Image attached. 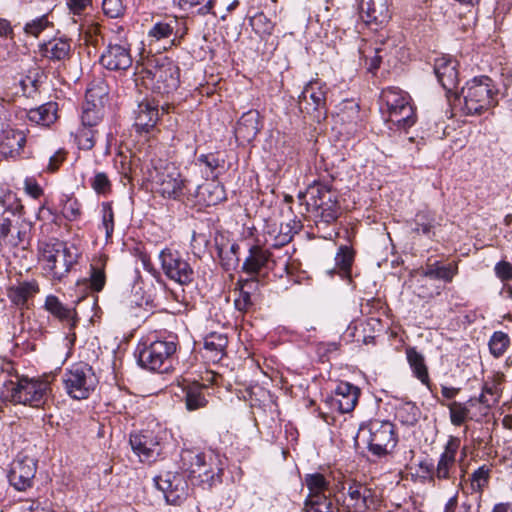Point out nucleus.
<instances>
[{
    "instance_id": "1",
    "label": "nucleus",
    "mask_w": 512,
    "mask_h": 512,
    "mask_svg": "<svg viewBox=\"0 0 512 512\" xmlns=\"http://www.w3.org/2000/svg\"><path fill=\"white\" fill-rule=\"evenodd\" d=\"M298 198L305 200L308 211L313 212L315 227L320 236L332 239L336 232L331 226L341 214L338 193L327 184L314 183L308 186L305 193H299Z\"/></svg>"
},
{
    "instance_id": "2",
    "label": "nucleus",
    "mask_w": 512,
    "mask_h": 512,
    "mask_svg": "<svg viewBox=\"0 0 512 512\" xmlns=\"http://www.w3.org/2000/svg\"><path fill=\"white\" fill-rule=\"evenodd\" d=\"M143 81L154 92L169 94L175 91L180 83L178 66L168 57L151 55L141 64L138 71Z\"/></svg>"
},
{
    "instance_id": "3",
    "label": "nucleus",
    "mask_w": 512,
    "mask_h": 512,
    "mask_svg": "<svg viewBox=\"0 0 512 512\" xmlns=\"http://www.w3.org/2000/svg\"><path fill=\"white\" fill-rule=\"evenodd\" d=\"M181 459L191 479L199 484L212 488L222 482L226 459L220 454L214 451L196 453L187 450L182 453Z\"/></svg>"
},
{
    "instance_id": "4",
    "label": "nucleus",
    "mask_w": 512,
    "mask_h": 512,
    "mask_svg": "<svg viewBox=\"0 0 512 512\" xmlns=\"http://www.w3.org/2000/svg\"><path fill=\"white\" fill-rule=\"evenodd\" d=\"M497 93L493 80L488 76L473 78L461 90L463 112L467 115H478L489 110L498 102Z\"/></svg>"
},
{
    "instance_id": "5",
    "label": "nucleus",
    "mask_w": 512,
    "mask_h": 512,
    "mask_svg": "<svg viewBox=\"0 0 512 512\" xmlns=\"http://www.w3.org/2000/svg\"><path fill=\"white\" fill-rule=\"evenodd\" d=\"M177 349V336L168 335L149 344L138 347L139 364L150 371L167 372L172 367L173 356Z\"/></svg>"
},
{
    "instance_id": "6",
    "label": "nucleus",
    "mask_w": 512,
    "mask_h": 512,
    "mask_svg": "<svg viewBox=\"0 0 512 512\" xmlns=\"http://www.w3.org/2000/svg\"><path fill=\"white\" fill-rule=\"evenodd\" d=\"M4 212L0 218V244L17 248L28 243L27 224L21 222L23 206L13 198L6 206V200L0 198Z\"/></svg>"
},
{
    "instance_id": "7",
    "label": "nucleus",
    "mask_w": 512,
    "mask_h": 512,
    "mask_svg": "<svg viewBox=\"0 0 512 512\" xmlns=\"http://www.w3.org/2000/svg\"><path fill=\"white\" fill-rule=\"evenodd\" d=\"M49 383L27 377L18 378L16 382L5 383L4 399L14 403L40 407L48 397Z\"/></svg>"
},
{
    "instance_id": "8",
    "label": "nucleus",
    "mask_w": 512,
    "mask_h": 512,
    "mask_svg": "<svg viewBox=\"0 0 512 512\" xmlns=\"http://www.w3.org/2000/svg\"><path fill=\"white\" fill-rule=\"evenodd\" d=\"M358 437L363 439L368 450L376 456L388 454L398 443L395 426L387 420L374 419L362 425Z\"/></svg>"
},
{
    "instance_id": "9",
    "label": "nucleus",
    "mask_w": 512,
    "mask_h": 512,
    "mask_svg": "<svg viewBox=\"0 0 512 512\" xmlns=\"http://www.w3.org/2000/svg\"><path fill=\"white\" fill-rule=\"evenodd\" d=\"M40 251L44 269L56 280L65 277L78 259L73 247L58 240L44 243Z\"/></svg>"
},
{
    "instance_id": "10",
    "label": "nucleus",
    "mask_w": 512,
    "mask_h": 512,
    "mask_svg": "<svg viewBox=\"0 0 512 512\" xmlns=\"http://www.w3.org/2000/svg\"><path fill=\"white\" fill-rule=\"evenodd\" d=\"M381 99L387 106L389 122L402 129L415 124V110L408 93L396 87H389L382 91Z\"/></svg>"
},
{
    "instance_id": "11",
    "label": "nucleus",
    "mask_w": 512,
    "mask_h": 512,
    "mask_svg": "<svg viewBox=\"0 0 512 512\" xmlns=\"http://www.w3.org/2000/svg\"><path fill=\"white\" fill-rule=\"evenodd\" d=\"M65 390L74 399H86L95 389L98 380L91 366L84 362L73 364L63 376Z\"/></svg>"
},
{
    "instance_id": "12",
    "label": "nucleus",
    "mask_w": 512,
    "mask_h": 512,
    "mask_svg": "<svg viewBox=\"0 0 512 512\" xmlns=\"http://www.w3.org/2000/svg\"><path fill=\"white\" fill-rule=\"evenodd\" d=\"M380 505L381 496L377 489L359 482L349 484L343 501V506L349 512H372Z\"/></svg>"
},
{
    "instance_id": "13",
    "label": "nucleus",
    "mask_w": 512,
    "mask_h": 512,
    "mask_svg": "<svg viewBox=\"0 0 512 512\" xmlns=\"http://www.w3.org/2000/svg\"><path fill=\"white\" fill-rule=\"evenodd\" d=\"M164 274L180 285H188L194 280V270L183 255L170 248L163 249L159 254Z\"/></svg>"
},
{
    "instance_id": "14",
    "label": "nucleus",
    "mask_w": 512,
    "mask_h": 512,
    "mask_svg": "<svg viewBox=\"0 0 512 512\" xmlns=\"http://www.w3.org/2000/svg\"><path fill=\"white\" fill-rule=\"evenodd\" d=\"M326 84L318 80L308 82L298 98V105L302 112L313 115L320 121L326 115Z\"/></svg>"
},
{
    "instance_id": "15",
    "label": "nucleus",
    "mask_w": 512,
    "mask_h": 512,
    "mask_svg": "<svg viewBox=\"0 0 512 512\" xmlns=\"http://www.w3.org/2000/svg\"><path fill=\"white\" fill-rule=\"evenodd\" d=\"M155 485L170 505H181L189 494L185 477L177 472H164L154 478Z\"/></svg>"
},
{
    "instance_id": "16",
    "label": "nucleus",
    "mask_w": 512,
    "mask_h": 512,
    "mask_svg": "<svg viewBox=\"0 0 512 512\" xmlns=\"http://www.w3.org/2000/svg\"><path fill=\"white\" fill-rule=\"evenodd\" d=\"M156 183L158 192L169 199H180L184 192L190 193L188 183L182 178L180 171L173 164H167L163 170L157 172Z\"/></svg>"
},
{
    "instance_id": "17",
    "label": "nucleus",
    "mask_w": 512,
    "mask_h": 512,
    "mask_svg": "<svg viewBox=\"0 0 512 512\" xmlns=\"http://www.w3.org/2000/svg\"><path fill=\"white\" fill-rule=\"evenodd\" d=\"M130 445L141 462L155 461L162 451L161 438L152 430L131 434Z\"/></svg>"
},
{
    "instance_id": "18",
    "label": "nucleus",
    "mask_w": 512,
    "mask_h": 512,
    "mask_svg": "<svg viewBox=\"0 0 512 512\" xmlns=\"http://www.w3.org/2000/svg\"><path fill=\"white\" fill-rule=\"evenodd\" d=\"M37 462L34 458L19 454L11 464L9 482L19 491L31 487L36 474Z\"/></svg>"
},
{
    "instance_id": "19",
    "label": "nucleus",
    "mask_w": 512,
    "mask_h": 512,
    "mask_svg": "<svg viewBox=\"0 0 512 512\" xmlns=\"http://www.w3.org/2000/svg\"><path fill=\"white\" fill-rule=\"evenodd\" d=\"M100 64L110 71H126L132 63L133 58L128 44L110 43L102 52Z\"/></svg>"
},
{
    "instance_id": "20",
    "label": "nucleus",
    "mask_w": 512,
    "mask_h": 512,
    "mask_svg": "<svg viewBox=\"0 0 512 512\" xmlns=\"http://www.w3.org/2000/svg\"><path fill=\"white\" fill-rule=\"evenodd\" d=\"M360 396V389L349 383L340 382L330 399V405L340 413H349L354 410Z\"/></svg>"
},
{
    "instance_id": "21",
    "label": "nucleus",
    "mask_w": 512,
    "mask_h": 512,
    "mask_svg": "<svg viewBox=\"0 0 512 512\" xmlns=\"http://www.w3.org/2000/svg\"><path fill=\"white\" fill-rule=\"evenodd\" d=\"M360 17L366 24L382 25L390 19L388 0H360Z\"/></svg>"
},
{
    "instance_id": "22",
    "label": "nucleus",
    "mask_w": 512,
    "mask_h": 512,
    "mask_svg": "<svg viewBox=\"0 0 512 512\" xmlns=\"http://www.w3.org/2000/svg\"><path fill=\"white\" fill-rule=\"evenodd\" d=\"M271 257L272 254L269 250L260 245H253L249 248L248 255L242 265V270L249 275L256 276L263 270L272 269L271 264H273V260Z\"/></svg>"
},
{
    "instance_id": "23",
    "label": "nucleus",
    "mask_w": 512,
    "mask_h": 512,
    "mask_svg": "<svg viewBox=\"0 0 512 512\" xmlns=\"http://www.w3.org/2000/svg\"><path fill=\"white\" fill-rule=\"evenodd\" d=\"M460 446V440L457 437H450L445 445L444 452L440 455L436 469L432 476L438 480H448L451 478V470L455 467L456 454Z\"/></svg>"
},
{
    "instance_id": "24",
    "label": "nucleus",
    "mask_w": 512,
    "mask_h": 512,
    "mask_svg": "<svg viewBox=\"0 0 512 512\" xmlns=\"http://www.w3.org/2000/svg\"><path fill=\"white\" fill-rule=\"evenodd\" d=\"M457 61L448 57L435 60L434 72L443 89L452 92L458 85Z\"/></svg>"
},
{
    "instance_id": "25",
    "label": "nucleus",
    "mask_w": 512,
    "mask_h": 512,
    "mask_svg": "<svg viewBox=\"0 0 512 512\" xmlns=\"http://www.w3.org/2000/svg\"><path fill=\"white\" fill-rule=\"evenodd\" d=\"M215 248L220 261V265L225 271L234 270L239 264V245L226 239L223 235H217L214 238Z\"/></svg>"
},
{
    "instance_id": "26",
    "label": "nucleus",
    "mask_w": 512,
    "mask_h": 512,
    "mask_svg": "<svg viewBox=\"0 0 512 512\" xmlns=\"http://www.w3.org/2000/svg\"><path fill=\"white\" fill-rule=\"evenodd\" d=\"M26 135L22 130L6 128L2 130L0 150L5 157L16 158L23 152Z\"/></svg>"
},
{
    "instance_id": "27",
    "label": "nucleus",
    "mask_w": 512,
    "mask_h": 512,
    "mask_svg": "<svg viewBox=\"0 0 512 512\" xmlns=\"http://www.w3.org/2000/svg\"><path fill=\"white\" fill-rule=\"evenodd\" d=\"M159 119L157 105L150 101H143L138 104L135 110V127L138 131L148 132L152 129Z\"/></svg>"
},
{
    "instance_id": "28",
    "label": "nucleus",
    "mask_w": 512,
    "mask_h": 512,
    "mask_svg": "<svg viewBox=\"0 0 512 512\" xmlns=\"http://www.w3.org/2000/svg\"><path fill=\"white\" fill-rule=\"evenodd\" d=\"M195 198L206 206H215L226 198L225 189L216 182L198 185L195 190Z\"/></svg>"
},
{
    "instance_id": "29",
    "label": "nucleus",
    "mask_w": 512,
    "mask_h": 512,
    "mask_svg": "<svg viewBox=\"0 0 512 512\" xmlns=\"http://www.w3.org/2000/svg\"><path fill=\"white\" fill-rule=\"evenodd\" d=\"M183 399L187 410L194 411L207 405L206 386L198 382L188 383L182 387Z\"/></svg>"
},
{
    "instance_id": "30",
    "label": "nucleus",
    "mask_w": 512,
    "mask_h": 512,
    "mask_svg": "<svg viewBox=\"0 0 512 512\" xmlns=\"http://www.w3.org/2000/svg\"><path fill=\"white\" fill-rule=\"evenodd\" d=\"M45 309L61 322L67 323L70 329L76 325V312L74 309L65 306L58 297L48 295L44 304Z\"/></svg>"
},
{
    "instance_id": "31",
    "label": "nucleus",
    "mask_w": 512,
    "mask_h": 512,
    "mask_svg": "<svg viewBox=\"0 0 512 512\" xmlns=\"http://www.w3.org/2000/svg\"><path fill=\"white\" fill-rule=\"evenodd\" d=\"M260 130L259 113L249 111L244 113L237 122L236 135L244 141H252Z\"/></svg>"
},
{
    "instance_id": "32",
    "label": "nucleus",
    "mask_w": 512,
    "mask_h": 512,
    "mask_svg": "<svg viewBox=\"0 0 512 512\" xmlns=\"http://www.w3.org/2000/svg\"><path fill=\"white\" fill-rule=\"evenodd\" d=\"M38 284L36 281L20 282L16 286L8 289L7 296L13 304L23 308L26 306L28 300L38 292Z\"/></svg>"
},
{
    "instance_id": "33",
    "label": "nucleus",
    "mask_w": 512,
    "mask_h": 512,
    "mask_svg": "<svg viewBox=\"0 0 512 512\" xmlns=\"http://www.w3.org/2000/svg\"><path fill=\"white\" fill-rule=\"evenodd\" d=\"M42 55L52 61H64L69 58L71 45L68 39L56 38L41 45Z\"/></svg>"
},
{
    "instance_id": "34",
    "label": "nucleus",
    "mask_w": 512,
    "mask_h": 512,
    "mask_svg": "<svg viewBox=\"0 0 512 512\" xmlns=\"http://www.w3.org/2000/svg\"><path fill=\"white\" fill-rule=\"evenodd\" d=\"M27 118L30 122L48 127L57 119V103L48 102L37 108L30 109L27 112Z\"/></svg>"
},
{
    "instance_id": "35",
    "label": "nucleus",
    "mask_w": 512,
    "mask_h": 512,
    "mask_svg": "<svg viewBox=\"0 0 512 512\" xmlns=\"http://www.w3.org/2000/svg\"><path fill=\"white\" fill-rule=\"evenodd\" d=\"M406 357L413 375L420 380L422 384L429 385L430 378L424 356L419 353L416 348L408 347L406 349Z\"/></svg>"
},
{
    "instance_id": "36",
    "label": "nucleus",
    "mask_w": 512,
    "mask_h": 512,
    "mask_svg": "<svg viewBox=\"0 0 512 512\" xmlns=\"http://www.w3.org/2000/svg\"><path fill=\"white\" fill-rule=\"evenodd\" d=\"M237 285L240 286L239 295L234 300V305L238 311L246 312L253 306L251 291L258 286V280L256 278L240 280Z\"/></svg>"
},
{
    "instance_id": "37",
    "label": "nucleus",
    "mask_w": 512,
    "mask_h": 512,
    "mask_svg": "<svg viewBox=\"0 0 512 512\" xmlns=\"http://www.w3.org/2000/svg\"><path fill=\"white\" fill-rule=\"evenodd\" d=\"M305 484L309 490L307 498H316V496H330V482L321 473H312L305 476Z\"/></svg>"
},
{
    "instance_id": "38",
    "label": "nucleus",
    "mask_w": 512,
    "mask_h": 512,
    "mask_svg": "<svg viewBox=\"0 0 512 512\" xmlns=\"http://www.w3.org/2000/svg\"><path fill=\"white\" fill-rule=\"evenodd\" d=\"M457 269V265L454 263L441 265L439 262H434L426 266L424 275L430 279L451 282L453 277L457 274Z\"/></svg>"
},
{
    "instance_id": "39",
    "label": "nucleus",
    "mask_w": 512,
    "mask_h": 512,
    "mask_svg": "<svg viewBox=\"0 0 512 512\" xmlns=\"http://www.w3.org/2000/svg\"><path fill=\"white\" fill-rule=\"evenodd\" d=\"M109 88L106 82L101 79H94L90 82L86 90V103L95 104L103 107L104 99L108 96Z\"/></svg>"
},
{
    "instance_id": "40",
    "label": "nucleus",
    "mask_w": 512,
    "mask_h": 512,
    "mask_svg": "<svg viewBox=\"0 0 512 512\" xmlns=\"http://www.w3.org/2000/svg\"><path fill=\"white\" fill-rule=\"evenodd\" d=\"M413 224V232L430 236L432 229L436 225L435 215L429 210L419 211L413 219Z\"/></svg>"
},
{
    "instance_id": "41",
    "label": "nucleus",
    "mask_w": 512,
    "mask_h": 512,
    "mask_svg": "<svg viewBox=\"0 0 512 512\" xmlns=\"http://www.w3.org/2000/svg\"><path fill=\"white\" fill-rule=\"evenodd\" d=\"M178 26L177 19H171L167 22H157L149 30L148 36L155 41L171 38L176 32Z\"/></svg>"
},
{
    "instance_id": "42",
    "label": "nucleus",
    "mask_w": 512,
    "mask_h": 512,
    "mask_svg": "<svg viewBox=\"0 0 512 512\" xmlns=\"http://www.w3.org/2000/svg\"><path fill=\"white\" fill-rule=\"evenodd\" d=\"M500 398V392L498 385L493 383L492 385L485 384L482 393L478 398H470L468 404L474 406L477 402L484 405L486 409L496 404Z\"/></svg>"
},
{
    "instance_id": "43",
    "label": "nucleus",
    "mask_w": 512,
    "mask_h": 512,
    "mask_svg": "<svg viewBox=\"0 0 512 512\" xmlns=\"http://www.w3.org/2000/svg\"><path fill=\"white\" fill-rule=\"evenodd\" d=\"M250 25L261 38L271 36L275 27L274 22L263 12H259L251 17Z\"/></svg>"
},
{
    "instance_id": "44",
    "label": "nucleus",
    "mask_w": 512,
    "mask_h": 512,
    "mask_svg": "<svg viewBox=\"0 0 512 512\" xmlns=\"http://www.w3.org/2000/svg\"><path fill=\"white\" fill-rule=\"evenodd\" d=\"M227 344V336L223 333L211 332L204 338L205 349L214 352L215 356H222Z\"/></svg>"
},
{
    "instance_id": "45",
    "label": "nucleus",
    "mask_w": 512,
    "mask_h": 512,
    "mask_svg": "<svg viewBox=\"0 0 512 512\" xmlns=\"http://www.w3.org/2000/svg\"><path fill=\"white\" fill-rule=\"evenodd\" d=\"M178 7L184 11H195L200 15L211 13L213 0H173Z\"/></svg>"
},
{
    "instance_id": "46",
    "label": "nucleus",
    "mask_w": 512,
    "mask_h": 512,
    "mask_svg": "<svg viewBox=\"0 0 512 512\" xmlns=\"http://www.w3.org/2000/svg\"><path fill=\"white\" fill-rule=\"evenodd\" d=\"M490 468L486 465L480 466L470 476L471 492H483L490 479Z\"/></svg>"
},
{
    "instance_id": "47",
    "label": "nucleus",
    "mask_w": 512,
    "mask_h": 512,
    "mask_svg": "<svg viewBox=\"0 0 512 512\" xmlns=\"http://www.w3.org/2000/svg\"><path fill=\"white\" fill-rule=\"evenodd\" d=\"M102 118V106L86 103L83 106L81 122L83 127L93 128Z\"/></svg>"
},
{
    "instance_id": "48",
    "label": "nucleus",
    "mask_w": 512,
    "mask_h": 512,
    "mask_svg": "<svg viewBox=\"0 0 512 512\" xmlns=\"http://www.w3.org/2000/svg\"><path fill=\"white\" fill-rule=\"evenodd\" d=\"M510 344L508 335L502 331H496L493 333L489 340V349L493 356H502Z\"/></svg>"
},
{
    "instance_id": "49",
    "label": "nucleus",
    "mask_w": 512,
    "mask_h": 512,
    "mask_svg": "<svg viewBox=\"0 0 512 512\" xmlns=\"http://www.w3.org/2000/svg\"><path fill=\"white\" fill-rule=\"evenodd\" d=\"M420 417V410L412 403H405L397 411V418L406 426H414Z\"/></svg>"
},
{
    "instance_id": "50",
    "label": "nucleus",
    "mask_w": 512,
    "mask_h": 512,
    "mask_svg": "<svg viewBox=\"0 0 512 512\" xmlns=\"http://www.w3.org/2000/svg\"><path fill=\"white\" fill-rule=\"evenodd\" d=\"M469 406L468 402L464 404L454 401L448 404L450 420L453 425L460 426L466 421L469 414Z\"/></svg>"
},
{
    "instance_id": "51",
    "label": "nucleus",
    "mask_w": 512,
    "mask_h": 512,
    "mask_svg": "<svg viewBox=\"0 0 512 512\" xmlns=\"http://www.w3.org/2000/svg\"><path fill=\"white\" fill-rule=\"evenodd\" d=\"M305 512H332V502L328 496L307 498L305 501Z\"/></svg>"
},
{
    "instance_id": "52",
    "label": "nucleus",
    "mask_w": 512,
    "mask_h": 512,
    "mask_svg": "<svg viewBox=\"0 0 512 512\" xmlns=\"http://www.w3.org/2000/svg\"><path fill=\"white\" fill-rule=\"evenodd\" d=\"M51 25L52 23L48 20V16L42 15L31 20L30 22H27L24 26V32L27 35L38 37L42 31H44Z\"/></svg>"
},
{
    "instance_id": "53",
    "label": "nucleus",
    "mask_w": 512,
    "mask_h": 512,
    "mask_svg": "<svg viewBox=\"0 0 512 512\" xmlns=\"http://www.w3.org/2000/svg\"><path fill=\"white\" fill-rule=\"evenodd\" d=\"M90 287L93 291L99 292L106 283V276L102 265L92 264L90 273Z\"/></svg>"
},
{
    "instance_id": "54",
    "label": "nucleus",
    "mask_w": 512,
    "mask_h": 512,
    "mask_svg": "<svg viewBox=\"0 0 512 512\" xmlns=\"http://www.w3.org/2000/svg\"><path fill=\"white\" fill-rule=\"evenodd\" d=\"M299 228L300 226L296 221H293L292 224H281L279 234L276 237L275 246H282L289 243L292 240L294 234L298 232Z\"/></svg>"
},
{
    "instance_id": "55",
    "label": "nucleus",
    "mask_w": 512,
    "mask_h": 512,
    "mask_svg": "<svg viewBox=\"0 0 512 512\" xmlns=\"http://www.w3.org/2000/svg\"><path fill=\"white\" fill-rule=\"evenodd\" d=\"M91 187L98 194H107L111 191V182L104 172H97L90 180Z\"/></svg>"
},
{
    "instance_id": "56",
    "label": "nucleus",
    "mask_w": 512,
    "mask_h": 512,
    "mask_svg": "<svg viewBox=\"0 0 512 512\" xmlns=\"http://www.w3.org/2000/svg\"><path fill=\"white\" fill-rule=\"evenodd\" d=\"M94 135L95 132L93 128L82 127L81 129H79L76 134V139L79 147L83 150L92 149L95 144Z\"/></svg>"
},
{
    "instance_id": "57",
    "label": "nucleus",
    "mask_w": 512,
    "mask_h": 512,
    "mask_svg": "<svg viewBox=\"0 0 512 512\" xmlns=\"http://www.w3.org/2000/svg\"><path fill=\"white\" fill-rule=\"evenodd\" d=\"M336 265L347 272L350 270L353 262V251L347 246H341L335 256Z\"/></svg>"
},
{
    "instance_id": "58",
    "label": "nucleus",
    "mask_w": 512,
    "mask_h": 512,
    "mask_svg": "<svg viewBox=\"0 0 512 512\" xmlns=\"http://www.w3.org/2000/svg\"><path fill=\"white\" fill-rule=\"evenodd\" d=\"M102 226L105 230L106 239L111 238L114 231V213L109 203L102 204Z\"/></svg>"
},
{
    "instance_id": "59",
    "label": "nucleus",
    "mask_w": 512,
    "mask_h": 512,
    "mask_svg": "<svg viewBox=\"0 0 512 512\" xmlns=\"http://www.w3.org/2000/svg\"><path fill=\"white\" fill-rule=\"evenodd\" d=\"M102 9L108 17L118 18L123 15L125 5L122 0H103Z\"/></svg>"
},
{
    "instance_id": "60",
    "label": "nucleus",
    "mask_w": 512,
    "mask_h": 512,
    "mask_svg": "<svg viewBox=\"0 0 512 512\" xmlns=\"http://www.w3.org/2000/svg\"><path fill=\"white\" fill-rule=\"evenodd\" d=\"M197 164L206 168L207 176H214V171L219 167V160L214 154H202L197 158Z\"/></svg>"
},
{
    "instance_id": "61",
    "label": "nucleus",
    "mask_w": 512,
    "mask_h": 512,
    "mask_svg": "<svg viewBox=\"0 0 512 512\" xmlns=\"http://www.w3.org/2000/svg\"><path fill=\"white\" fill-rule=\"evenodd\" d=\"M66 4L69 11L81 20L86 9L92 5V0H66Z\"/></svg>"
},
{
    "instance_id": "62",
    "label": "nucleus",
    "mask_w": 512,
    "mask_h": 512,
    "mask_svg": "<svg viewBox=\"0 0 512 512\" xmlns=\"http://www.w3.org/2000/svg\"><path fill=\"white\" fill-rule=\"evenodd\" d=\"M502 85V97L505 99L507 108L512 112V70L503 74Z\"/></svg>"
},
{
    "instance_id": "63",
    "label": "nucleus",
    "mask_w": 512,
    "mask_h": 512,
    "mask_svg": "<svg viewBox=\"0 0 512 512\" xmlns=\"http://www.w3.org/2000/svg\"><path fill=\"white\" fill-rule=\"evenodd\" d=\"M384 52H386V47L385 44H382L381 46L374 48L373 56L368 57L365 55L366 64L368 65V70L370 72H373L379 68Z\"/></svg>"
},
{
    "instance_id": "64",
    "label": "nucleus",
    "mask_w": 512,
    "mask_h": 512,
    "mask_svg": "<svg viewBox=\"0 0 512 512\" xmlns=\"http://www.w3.org/2000/svg\"><path fill=\"white\" fill-rule=\"evenodd\" d=\"M494 272L502 282L509 281L512 279V264L507 261H500L496 263Z\"/></svg>"
}]
</instances>
